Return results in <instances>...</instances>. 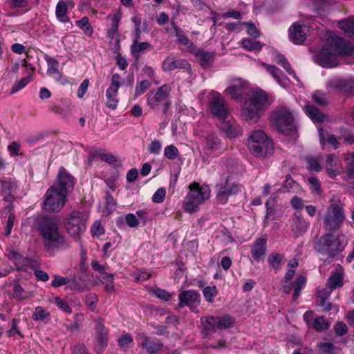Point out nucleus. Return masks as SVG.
I'll list each match as a JSON object with an SVG mask.
<instances>
[{"instance_id": "nucleus-1", "label": "nucleus", "mask_w": 354, "mask_h": 354, "mask_svg": "<svg viewBox=\"0 0 354 354\" xmlns=\"http://www.w3.org/2000/svg\"><path fill=\"white\" fill-rule=\"evenodd\" d=\"M33 226L42 237L47 251L64 250L70 247L65 235L59 229L56 217L37 215L33 218Z\"/></svg>"}, {"instance_id": "nucleus-2", "label": "nucleus", "mask_w": 354, "mask_h": 354, "mask_svg": "<svg viewBox=\"0 0 354 354\" xmlns=\"http://www.w3.org/2000/svg\"><path fill=\"white\" fill-rule=\"evenodd\" d=\"M248 147L252 154L261 159L270 157L274 151L272 140L261 130L251 133L248 138Z\"/></svg>"}, {"instance_id": "nucleus-3", "label": "nucleus", "mask_w": 354, "mask_h": 354, "mask_svg": "<svg viewBox=\"0 0 354 354\" xmlns=\"http://www.w3.org/2000/svg\"><path fill=\"white\" fill-rule=\"evenodd\" d=\"M267 93L262 89H258L251 97L245 100L241 110L242 115L245 120L257 121L267 108Z\"/></svg>"}, {"instance_id": "nucleus-4", "label": "nucleus", "mask_w": 354, "mask_h": 354, "mask_svg": "<svg viewBox=\"0 0 354 354\" xmlns=\"http://www.w3.org/2000/svg\"><path fill=\"white\" fill-rule=\"evenodd\" d=\"M346 245L345 236L335 235L330 232L321 236L315 243L316 250L321 253L328 254L329 258L334 259L343 251Z\"/></svg>"}, {"instance_id": "nucleus-5", "label": "nucleus", "mask_w": 354, "mask_h": 354, "mask_svg": "<svg viewBox=\"0 0 354 354\" xmlns=\"http://www.w3.org/2000/svg\"><path fill=\"white\" fill-rule=\"evenodd\" d=\"M344 204L338 198H333L324 218V227L326 231H338L346 219Z\"/></svg>"}, {"instance_id": "nucleus-6", "label": "nucleus", "mask_w": 354, "mask_h": 354, "mask_svg": "<svg viewBox=\"0 0 354 354\" xmlns=\"http://www.w3.org/2000/svg\"><path fill=\"white\" fill-rule=\"evenodd\" d=\"M271 122L277 131L285 136H294L297 134L292 113L286 106L278 107L272 111Z\"/></svg>"}, {"instance_id": "nucleus-7", "label": "nucleus", "mask_w": 354, "mask_h": 354, "mask_svg": "<svg viewBox=\"0 0 354 354\" xmlns=\"http://www.w3.org/2000/svg\"><path fill=\"white\" fill-rule=\"evenodd\" d=\"M189 192L184 201V209L186 212H196L198 206L208 199L210 196L209 187L207 185L201 186L198 183H193L189 186Z\"/></svg>"}, {"instance_id": "nucleus-8", "label": "nucleus", "mask_w": 354, "mask_h": 354, "mask_svg": "<svg viewBox=\"0 0 354 354\" xmlns=\"http://www.w3.org/2000/svg\"><path fill=\"white\" fill-rule=\"evenodd\" d=\"M66 201L67 196L50 187L44 196L43 208L48 212H58L64 207Z\"/></svg>"}, {"instance_id": "nucleus-9", "label": "nucleus", "mask_w": 354, "mask_h": 354, "mask_svg": "<svg viewBox=\"0 0 354 354\" xmlns=\"http://www.w3.org/2000/svg\"><path fill=\"white\" fill-rule=\"evenodd\" d=\"M170 90V86L165 84L159 87L156 93H154L153 91H151L147 95V104L153 109H157L160 105H162V111L165 113L171 106V103L168 100Z\"/></svg>"}, {"instance_id": "nucleus-10", "label": "nucleus", "mask_w": 354, "mask_h": 354, "mask_svg": "<svg viewBox=\"0 0 354 354\" xmlns=\"http://www.w3.org/2000/svg\"><path fill=\"white\" fill-rule=\"evenodd\" d=\"M86 218L80 211L74 210L68 214L65 227L67 232L75 239H79L81 234L86 230Z\"/></svg>"}, {"instance_id": "nucleus-11", "label": "nucleus", "mask_w": 354, "mask_h": 354, "mask_svg": "<svg viewBox=\"0 0 354 354\" xmlns=\"http://www.w3.org/2000/svg\"><path fill=\"white\" fill-rule=\"evenodd\" d=\"M216 198L221 203H226L229 196L236 195L241 191V186L232 181L230 176L222 180L216 186Z\"/></svg>"}, {"instance_id": "nucleus-12", "label": "nucleus", "mask_w": 354, "mask_h": 354, "mask_svg": "<svg viewBox=\"0 0 354 354\" xmlns=\"http://www.w3.org/2000/svg\"><path fill=\"white\" fill-rule=\"evenodd\" d=\"M75 184V177L64 167H61L57 175L56 180L51 187L68 196L73 190Z\"/></svg>"}, {"instance_id": "nucleus-13", "label": "nucleus", "mask_w": 354, "mask_h": 354, "mask_svg": "<svg viewBox=\"0 0 354 354\" xmlns=\"http://www.w3.org/2000/svg\"><path fill=\"white\" fill-rule=\"evenodd\" d=\"M326 46L336 55H351L354 50V48L351 42L338 36L332 37L328 41Z\"/></svg>"}, {"instance_id": "nucleus-14", "label": "nucleus", "mask_w": 354, "mask_h": 354, "mask_svg": "<svg viewBox=\"0 0 354 354\" xmlns=\"http://www.w3.org/2000/svg\"><path fill=\"white\" fill-rule=\"evenodd\" d=\"M209 110L211 113L219 120L226 119L230 113L225 100L218 93L212 97L209 102Z\"/></svg>"}, {"instance_id": "nucleus-15", "label": "nucleus", "mask_w": 354, "mask_h": 354, "mask_svg": "<svg viewBox=\"0 0 354 354\" xmlns=\"http://www.w3.org/2000/svg\"><path fill=\"white\" fill-rule=\"evenodd\" d=\"M248 88V82L241 79L232 80L231 84L225 89V93L235 101L241 102L243 99V95Z\"/></svg>"}, {"instance_id": "nucleus-16", "label": "nucleus", "mask_w": 354, "mask_h": 354, "mask_svg": "<svg viewBox=\"0 0 354 354\" xmlns=\"http://www.w3.org/2000/svg\"><path fill=\"white\" fill-rule=\"evenodd\" d=\"M315 62L324 68H333L339 64L337 55L326 45L315 56Z\"/></svg>"}, {"instance_id": "nucleus-17", "label": "nucleus", "mask_w": 354, "mask_h": 354, "mask_svg": "<svg viewBox=\"0 0 354 354\" xmlns=\"http://www.w3.org/2000/svg\"><path fill=\"white\" fill-rule=\"evenodd\" d=\"M71 283L69 288L71 290L84 292L88 290V281H91L87 273L86 267H81L80 273L71 276Z\"/></svg>"}, {"instance_id": "nucleus-18", "label": "nucleus", "mask_w": 354, "mask_h": 354, "mask_svg": "<svg viewBox=\"0 0 354 354\" xmlns=\"http://www.w3.org/2000/svg\"><path fill=\"white\" fill-rule=\"evenodd\" d=\"M328 87L346 96L354 95V82L352 80L333 78L327 84Z\"/></svg>"}, {"instance_id": "nucleus-19", "label": "nucleus", "mask_w": 354, "mask_h": 354, "mask_svg": "<svg viewBox=\"0 0 354 354\" xmlns=\"http://www.w3.org/2000/svg\"><path fill=\"white\" fill-rule=\"evenodd\" d=\"M95 330L97 333V344L95 345V351L100 354L108 345V331L104 325L102 318H99L95 321Z\"/></svg>"}, {"instance_id": "nucleus-20", "label": "nucleus", "mask_w": 354, "mask_h": 354, "mask_svg": "<svg viewBox=\"0 0 354 354\" xmlns=\"http://www.w3.org/2000/svg\"><path fill=\"white\" fill-rule=\"evenodd\" d=\"M222 141L218 135L214 132H209L204 137V142L203 144V152L207 156H210L214 151L222 149Z\"/></svg>"}, {"instance_id": "nucleus-21", "label": "nucleus", "mask_w": 354, "mask_h": 354, "mask_svg": "<svg viewBox=\"0 0 354 354\" xmlns=\"http://www.w3.org/2000/svg\"><path fill=\"white\" fill-rule=\"evenodd\" d=\"M179 307L182 308L185 306H189L191 310L194 311V308L198 305L201 301L200 295L194 290H185L181 292L178 295Z\"/></svg>"}, {"instance_id": "nucleus-22", "label": "nucleus", "mask_w": 354, "mask_h": 354, "mask_svg": "<svg viewBox=\"0 0 354 354\" xmlns=\"http://www.w3.org/2000/svg\"><path fill=\"white\" fill-rule=\"evenodd\" d=\"M220 129L230 138H236L241 134V128L234 120H221Z\"/></svg>"}, {"instance_id": "nucleus-23", "label": "nucleus", "mask_w": 354, "mask_h": 354, "mask_svg": "<svg viewBox=\"0 0 354 354\" xmlns=\"http://www.w3.org/2000/svg\"><path fill=\"white\" fill-rule=\"evenodd\" d=\"M267 249V238L266 236H261L256 239L251 247L252 257L257 262L263 259Z\"/></svg>"}, {"instance_id": "nucleus-24", "label": "nucleus", "mask_w": 354, "mask_h": 354, "mask_svg": "<svg viewBox=\"0 0 354 354\" xmlns=\"http://www.w3.org/2000/svg\"><path fill=\"white\" fill-rule=\"evenodd\" d=\"M142 339V342L140 346L145 348L148 353L156 354L158 353L163 347V344L159 339H154L151 340L150 337L145 335L144 333L139 335Z\"/></svg>"}, {"instance_id": "nucleus-25", "label": "nucleus", "mask_w": 354, "mask_h": 354, "mask_svg": "<svg viewBox=\"0 0 354 354\" xmlns=\"http://www.w3.org/2000/svg\"><path fill=\"white\" fill-rule=\"evenodd\" d=\"M290 40L295 44H301L306 39L304 26L298 23L292 24L288 30Z\"/></svg>"}, {"instance_id": "nucleus-26", "label": "nucleus", "mask_w": 354, "mask_h": 354, "mask_svg": "<svg viewBox=\"0 0 354 354\" xmlns=\"http://www.w3.org/2000/svg\"><path fill=\"white\" fill-rule=\"evenodd\" d=\"M344 272L343 267L336 268L332 271L328 277L326 286H329L335 290L344 286Z\"/></svg>"}, {"instance_id": "nucleus-27", "label": "nucleus", "mask_w": 354, "mask_h": 354, "mask_svg": "<svg viewBox=\"0 0 354 354\" xmlns=\"http://www.w3.org/2000/svg\"><path fill=\"white\" fill-rule=\"evenodd\" d=\"M291 227L296 236H301L306 232L308 223L303 218L301 212H297L294 214Z\"/></svg>"}, {"instance_id": "nucleus-28", "label": "nucleus", "mask_w": 354, "mask_h": 354, "mask_svg": "<svg viewBox=\"0 0 354 354\" xmlns=\"http://www.w3.org/2000/svg\"><path fill=\"white\" fill-rule=\"evenodd\" d=\"M195 52L192 50V53H194L198 64L203 68L209 67L214 61L215 53L214 52L205 51L202 48H194Z\"/></svg>"}, {"instance_id": "nucleus-29", "label": "nucleus", "mask_w": 354, "mask_h": 354, "mask_svg": "<svg viewBox=\"0 0 354 354\" xmlns=\"http://www.w3.org/2000/svg\"><path fill=\"white\" fill-rule=\"evenodd\" d=\"M263 66L266 71L276 80L279 85L285 87L288 84L289 79L279 68L268 64H263Z\"/></svg>"}, {"instance_id": "nucleus-30", "label": "nucleus", "mask_w": 354, "mask_h": 354, "mask_svg": "<svg viewBox=\"0 0 354 354\" xmlns=\"http://www.w3.org/2000/svg\"><path fill=\"white\" fill-rule=\"evenodd\" d=\"M162 68L164 71H171L176 68H182L190 71L191 65L186 59L171 60L167 58L162 63Z\"/></svg>"}, {"instance_id": "nucleus-31", "label": "nucleus", "mask_w": 354, "mask_h": 354, "mask_svg": "<svg viewBox=\"0 0 354 354\" xmlns=\"http://www.w3.org/2000/svg\"><path fill=\"white\" fill-rule=\"evenodd\" d=\"M171 24L175 31V36L177 37L176 43L187 46L190 52H192V48H196V46L190 41L185 32L177 26L176 23L174 20H171Z\"/></svg>"}, {"instance_id": "nucleus-32", "label": "nucleus", "mask_w": 354, "mask_h": 354, "mask_svg": "<svg viewBox=\"0 0 354 354\" xmlns=\"http://www.w3.org/2000/svg\"><path fill=\"white\" fill-rule=\"evenodd\" d=\"M304 111L314 122L322 123L325 120L324 113L314 105L310 104H306L304 106Z\"/></svg>"}, {"instance_id": "nucleus-33", "label": "nucleus", "mask_w": 354, "mask_h": 354, "mask_svg": "<svg viewBox=\"0 0 354 354\" xmlns=\"http://www.w3.org/2000/svg\"><path fill=\"white\" fill-rule=\"evenodd\" d=\"M201 322L203 325L201 333L204 336L206 337L216 332V327H217L216 317H203Z\"/></svg>"}, {"instance_id": "nucleus-34", "label": "nucleus", "mask_w": 354, "mask_h": 354, "mask_svg": "<svg viewBox=\"0 0 354 354\" xmlns=\"http://www.w3.org/2000/svg\"><path fill=\"white\" fill-rule=\"evenodd\" d=\"M68 11V4L63 0H59L55 8V16L57 19L62 23L69 22L70 19L66 15Z\"/></svg>"}, {"instance_id": "nucleus-35", "label": "nucleus", "mask_w": 354, "mask_h": 354, "mask_svg": "<svg viewBox=\"0 0 354 354\" xmlns=\"http://www.w3.org/2000/svg\"><path fill=\"white\" fill-rule=\"evenodd\" d=\"M339 28L343 30L348 37L354 40V17L339 21Z\"/></svg>"}, {"instance_id": "nucleus-36", "label": "nucleus", "mask_w": 354, "mask_h": 354, "mask_svg": "<svg viewBox=\"0 0 354 354\" xmlns=\"http://www.w3.org/2000/svg\"><path fill=\"white\" fill-rule=\"evenodd\" d=\"M274 61L277 64L281 66L290 75L293 76V77L295 79L297 78L296 73L292 68L290 62L283 54L277 53L274 57Z\"/></svg>"}, {"instance_id": "nucleus-37", "label": "nucleus", "mask_w": 354, "mask_h": 354, "mask_svg": "<svg viewBox=\"0 0 354 354\" xmlns=\"http://www.w3.org/2000/svg\"><path fill=\"white\" fill-rule=\"evenodd\" d=\"M1 193H10L17 188V182L15 178L3 177L0 179Z\"/></svg>"}, {"instance_id": "nucleus-38", "label": "nucleus", "mask_w": 354, "mask_h": 354, "mask_svg": "<svg viewBox=\"0 0 354 354\" xmlns=\"http://www.w3.org/2000/svg\"><path fill=\"white\" fill-rule=\"evenodd\" d=\"M118 89L113 88V87H109L106 91V97L107 100L106 106L112 110H115L118 106Z\"/></svg>"}, {"instance_id": "nucleus-39", "label": "nucleus", "mask_w": 354, "mask_h": 354, "mask_svg": "<svg viewBox=\"0 0 354 354\" xmlns=\"http://www.w3.org/2000/svg\"><path fill=\"white\" fill-rule=\"evenodd\" d=\"M152 48V46L147 41L139 43L138 41L133 44L131 46V53L133 57L138 59L140 57V53L144 50H149Z\"/></svg>"}, {"instance_id": "nucleus-40", "label": "nucleus", "mask_w": 354, "mask_h": 354, "mask_svg": "<svg viewBox=\"0 0 354 354\" xmlns=\"http://www.w3.org/2000/svg\"><path fill=\"white\" fill-rule=\"evenodd\" d=\"M217 328L219 329H227L232 327L234 323V318L230 315L216 317Z\"/></svg>"}, {"instance_id": "nucleus-41", "label": "nucleus", "mask_w": 354, "mask_h": 354, "mask_svg": "<svg viewBox=\"0 0 354 354\" xmlns=\"http://www.w3.org/2000/svg\"><path fill=\"white\" fill-rule=\"evenodd\" d=\"M306 282V277L302 274L299 275L294 281V292L292 295V300L295 301L298 299L301 291Z\"/></svg>"}, {"instance_id": "nucleus-42", "label": "nucleus", "mask_w": 354, "mask_h": 354, "mask_svg": "<svg viewBox=\"0 0 354 354\" xmlns=\"http://www.w3.org/2000/svg\"><path fill=\"white\" fill-rule=\"evenodd\" d=\"M121 19L120 14H116L111 18V26L107 32V36L110 39H114L118 34L119 23Z\"/></svg>"}, {"instance_id": "nucleus-43", "label": "nucleus", "mask_w": 354, "mask_h": 354, "mask_svg": "<svg viewBox=\"0 0 354 354\" xmlns=\"http://www.w3.org/2000/svg\"><path fill=\"white\" fill-rule=\"evenodd\" d=\"M330 324L326 318L323 316L317 317L313 322L312 327L314 328L317 331H323L327 330Z\"/></svg>"}, {"instance_id": "nucleus-44", "label": "nucleus", "mask_w": 354, "mask_h": 354, "mask_svg": "<svg viewBox=\"0 0 354 354\" xmlns=\"http://www.w3.org/2000/svg\"><path fill=\"white\" fill-rule=\"evenodd\" d=\"M243 47L249 51L259 50L262 48V44L259 41H254L251 39H244L242 40Z\"/></svg>"}, {"instance_id": "nucleus-45", "label": "nucleus", "mask_w": 354, "mask_h": 354, "mask_svg": "<svg viewBox=\"0 0 354 354\" xmlns=\"http://www.w3.org/2000/svg\"><path fill=\"white\" fill-rule=\"evenodd\" d=\"M306 161L308 164L307 169L310 172H319L322 169L319 161L314 157H306Z\"/></svg>"}, {"instance_id": "nucleus-46", "label": "nucleus", "mask_w": 354, "mask_h": 354, "mask_svg": "<svg viewBox=\"0 0 354 354\" xmlns=\"http://www.w3.org/2000/svg\"><path fill=\"white\" fill-rule=\"evenodd\" d=\"M45 59L48 64L47 73L49 75L58 74L59 71L57 69L59 62L55 58L50 57L48 55L45 56Z\"/></svg>"}, {"instance_id": "nucleus-47", "label": "nucleus", "mask_w": 354, "mask_h": 354, "mask_svg": "<svg viewBox=\"0 0 354 354\" xmlns=\"http://www.w3.org/2000/svg\"><path fill=\"white\" fill-rule=\"evenodd\" d=\"M31 74H29L26 77L21 78L19 82H16L13 85L10 91V94H14L19 90L24 88L31 81Z\"/></svg>"}, {"instance_id": "nucleus-48", "label": "nucleus", "mask_w": 354, "mask_h": 354, "mask_svg": "<svg viewBox=\"0 0 354 354\" xmlns=\"http://www.w3.org/2000/svg\"><path fill=\"white\" fill-rule=\"evenodd\" d=\"M97 301L98 297L95 293H89L85 297V305L92 312L95 310Z\"/></svg>"}, {"instance_id": "nucleus-49", "label": "nucleus", "mask_w": 354, "mask_h": 354, "mask_svg": "<svg viewBox=\"0 0 354 354\" xmlns=\"http://www.w3.org/2000/svg\"><path fill=\"white\" fill-rule=\"evenodd\" d=\"M49 316L50 313L47 312L44 308L41 306H37L35 309V312L32 314V318L35 321H43Z\"/></svg>"}, {"instance_id": "nucleus-50", "label": "nucleus", "mask_w": 354, "mask_h": 354, "mask_svg": "<svg viewBox=\"0 0 354 354\" xmlns=\"http://www.w3.org/2000/svg\"><path fill=\"white\" fill-rule=\"evenodd\" d=\"M285 256L278 252H272L268 257V263L269 266H279L283 263Z\"/></svg>"}, {"instance_id": "nucleus-51", "label": "nucleus", "mask_w": 354, "mask_h": 354, "mask_svg": "<svg viewBox=\"0 0 354 354\" xmlns=\"http://www.w3.org/2000/svg\"><path fill=\"white\" fill-rule=\"evenodd\" d=\"M203 292L205 299L209 303H213L214 297L218 294V290L215 286H206L203 288Z\"/></svg>"}, {"instance_id": "nucleus-52", "label": "nucleus", "mask_w": 354, "mask_h": 354, "mask_svg": "<svg viewBox=\"0 0 354 354\" xmlns=\"http://www.w3.org/2000/svg\"><path fill=\"white\" fill-rule=\"evenodd\" d=\"M164 156L167 159L173 160L179 156V151L176 146L171 145L165 148Z\"/></svg>"}, {"instance_id": "nucleus-53", "label": "nucleus", "mask_w": 354, "mask_h": 354, "mask_svg": "<svg viewBox=\"0 0 354 354\" xmlns=\"http://www.w3.org/2000/svg\"><path fill=\"white\" fill-rule=\"evenodd\" d=\"M151 274L147 272L143 268H137L133 274L134 280L136 282L143 281L148 279Z\"/></svg>"}, {"instance_id": "nucleus-54", "label": "nucleus", "mask_w": 354, "mask_h": 354, "mask_svg": "<svg viewBox=\"0 0 354 354\" xmlns=\"http://www.w3.org/2000/svg\"><path fill=\"white\" fill-rule=\"evenodd\" d=\"M339 131L340 138L343 139L346 143L350 145L354 144V133H351L349 129L343 127L339 129Z\"/></svg>"}, {"instance_id": "nucleus-55", "label": "nucleus", "mask_w": 354, "mask_h": 354, "mask_svg": "<svg viewBox=\"0 0 354 354\" xmlns=\"http://www.w3.org/2000/svg\"><path fill=\"white\" fill-rule=\"evenodd\" d=\"M308 181L310 183L311 192L320 195L322 194V188L319 179L317 177L312 176L308 178Z\"/></svg>"}, {"instance_id": "nucleus-56", "label": "nucleus", "mask_w": 354, "mask_h": 354, "mask_svg": "<svg viewBox=\"0 0 354 354\" xmlns=\"http://www.w3.org/2000/svg\"><path fill=\"white\" fill-rule=\"evenodd\" d=\"M151 86V83L149 80H142L138 83L135 88L134 97H137L142 95Z\"/></svg>"}, {"instance_id": "nucleus-57", "label": "nucleus", "mask_w": 354, "mask_h": 354, "mask_svg": "<svg viewBox=\"0 0 354 354\" xmlns=\"http://www.w3.org/2000/svg\"><path fill=\"white\" fill-rule=\"evenodd\" d=\"M68 283H71V277H64L59 275H55L54 279L51 282L52 286L55 288L60 287Z\"/></svg>"}, {"instance_id": "nucleus-58", "label": "nucleus", "mask_w": 354, "mask_h": 354, "mask_svg": "<svg viewBox=\"0 0 354 354\" xmlns=\"http://www.w3.org/2000/svg\"><path fill=\"white\" fill-rule=\"evenodd\" d=\"M55 302L57 306L62 310L64 311L65 313L68 314L72 313V308L69 306L67 301L64 300V299L56 297L55 298Z\"/></svg>"}, {"instance_id": "nucleus-59", "label": "nucleus", "mask_w": 354, "mask_h": 354, "mask_svg": "<svg viewBox=\"0 0 354 354\" xmlns=\"http://www.w3.org/2000/svg\"><path fill=\"white\" fill-rule=\"evenodd\" d=\"M132 342L133 337L129 333L122 335L118 339V345L124 349L128 348Z\"/></svg>"}, {"instance_id": "nucleus-60", "label": "nucleus", "mask_w": 354, "mask_h": 354, "mask_svg": "<svg viewBox=\"0 0 354 354\" xmlns=\"http://www.w3.org/2000/svg\"><path fill=\"white\" fill-rule=\"evenodd\" d=\"M243 25L248 26V34L252 37L256 39L260 36V31L257 28L255 25L251 21H243Z\"/></svg>"}, {"instance_id": "nucleus-61", "label": "nucleus", "mask_w": 354, "mask_h": 354, "mask_svg": "<svg viewBox=\"0 0 354 354\" xmlns=\"http://www.w3.org/2000/svg\"><path fill=\"white\" fill-rule=\"evenodd\" d=\"M313 100L320 106H325L328 104V100L326 99L325 95L320 91H315L313 95Z\"/></svg>"}, {"instance_id": "nucleus-62", "label": "nucleus", "mask_w": 354, "mask_h": 354, "mask_svg": "<svg viewBox=\"0 0 354 354\" xmlns=\"http://www.w3.org/2000/svg\"><path fill=\"white\" fill-rule=\"evenodd\" d=\"M13 292H14V297L16 298L19 301L24 300L27 298V296L26 295L24 289L19 283H17L14 286Z\"/></svg>"}, {"instance_id": "nucleus-63", "label": "nucleus", "mask_w": 354, "mask_h": 354, "mask_svg": "<svg viewBox=\"0 0 354 354\" xmlns=\"http://www.w3.org/2000/svg\"><path fill=\"white\" fill-rule=\"evenodd\" d=\"M166 190L163 187L158 188L152 196V201L154 203H160L163 201L165 198Z\"/></svg>"}, {"instance_id": "nucleus-64", "label": "nucleus", "mask_w": 354, "mask_h": 354, "mask_svg": "<svg viewBox=\"0 0 354 354\" xmlns=\"http://www.w3.org/2000/svg\"><path fill=\"white\" fill-rule=\"evenodd\" d=\"M91 232L93 236H99L104 233V229L102 226L100 221H95L91 228Z\"/></svg>"}]
</instances>
